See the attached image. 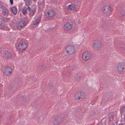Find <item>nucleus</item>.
Segmentation results:
<instances>
[{
    "mask_svg": "<svg viewBox=\"0 0 125 125\" xmlns=\"http://www.w3.org/2000/svg\"><path fill=\"white\" fill-rule=\"evenodd\" d=\"M9 55V58L11 56H11V55Z\"/></svg>",
    "mask_w": 125,
    "mask_h": 125,
    "instance_id": "32",
    "label": "nucleus"
},
{
    "mask_svg": "<svg viewBox=\"0 0 125 125\" xmlns=\"http://www.w3.org/2000/svg\"><path fill=\"white\" fill-rule=\"evenodd\" d=\"M27 45L25 43L20 42L17 47V49L19 51H23L25 50L27 48Z\"/></svg>",
    "mask_w": 125,
    "mask_h": 125,
    "instance_id": "6",
    "label": "nucleus"
},
{
    "mask_svg": "<svg viewBox=\"0 0 125 125\" xmlns=\"http://www.w3.org/2000/svg\"><path fill=\"white\" fill-rule=\"evenodd\" d=\"M40 20V18H39V17H38L37 18V19H36L35 21H34L33 25H36L37 24H38V23Z\"/></svg>",
    "mask_w": 125,
    "mask_h": 125,
    "instance_id": "17",
    "label": "nucleus"
},
{
    "mask_svg": "<svg viewBox=\"0 0 125 125\" xmlns=\"http://www.w3.org/2000/svg\"><path fill=\"white\" fill-rule=\"evenodd\" d=\"M125 15V13H123L122 14V16H124V15Z\"/></svg>",
    "mask_w": 125,
    "mask_h": 125,
    "instance_id": "29",
    "label": "nucleus"
},
{
    "mask_svg": "<svg viewBox=\"0 0 125 125\" xmlns=\"http://www.w3.org/2000/svg\"><path fill=\"white\" fill-rule=\"evenodd\" d=\"M2 13L4 15L7 16L9 14L8 10L5 7H3Z\"/></svg>",
    "mask_w": 125,
    "mask_h": 125,
    "instance_id": "12",
    "label": "nucleus"
},
{
    "mask_svg": "<svg viewBox=\"0 0 125 125\" xmlns=\"http://www.w3.org/2000/svg\"><path fill=\"white\" fill-rule=\"evenodd\" d=\"M62 118L61 116H58L55 117L52 121V123L53 125H57L61 123L62 122Z\"/></svg>",
    "mask_w": 125,
    "mask_h": 125,
    "instance_id": "2",
    "label": "nucleus"
},
{
    "mask_svg": "<svg viewBox=\"0 0 125 125\" xmlns=\"http://www.w3.org/2000/svg\"><path fill=\"white\" fill-rule=\"evenodd\" d=\"M36 0H33V1H36Z\"/></svg>",
    "mask_w": 125,
    "mask_h": 125,
    "instance_id": "34",
    "label": "nucleus"
},
{
    "mask_svg": "<svg viewBox=\"0 0 125 125\" xmlns=\"http://www.w3.org/2000/svg\"><path fill=\"white\" fill-rule=\"evenodd\" d=\"M93 46L96 50L100 49L101 47L100 41L98 40L95 41L93 45Z\"/></svg>",
    "mask_w": 125,
    "mask_h": 125,
    "instance_id": "7",
    "label": "nucleus"
},
{
    "mask_svg": "<svg viewBox=\"0 0 125 125\" xmlns=\"http://www.w3.org/2000/svg\"><path fill=\"white\" fill-rule=\"evenodd\" d=\"M1 22H8L10 21V19L7 18L2 17L0 19Z\"/></svg>",
    "mask_w": 125,
    "mask_h": 125,
    "instance_id": "14",
    "label": "nucleus"
},
{
    "mask_svg": "<svg viewBox=\"0 0 125 125\" xmlns=\"http://www.w3.org/2000/svg\"><path fill=\"white\" fill-rule=\"evenodd\" d=\"M120 113L122 114H125V106L120 110Z\"/></svg>",
    "mask_w": 125,
    "mask_h": 125,
    "instance_id": "22",
    "label": "nucleus"
},
{
    "mask_svg": "<svg viewBox=\"0 0 125 125\" xmlns=\"http://www.w3.org/2000/svg\"><path fill=\"white\" fill-rule=\"evenodd\" d=\"M24 1H25V2L26 1V0H24Z\"/></svg>",
    "mask_w": 125,
    "mask_h": 125,
    "instance_id": "35",
    "label": "nucleus"
},
{
    "mask_svg": "<svg viewBox=\"0 0 125 125\" xmlns=\"http://www.w3.org/2000/svg\"><path fill=\"white\" fill-rule=\"evenodd\" d=\"M68 10H74L75 9V5L73 4H71L69 5L67 7Z\"/></svg>",
    "mask_w": 125,
    "mask_h": 125,
    "instance_id": "13",
    "label": "nucleus"
},
{
    "mask_svg": "<svg viewBox=\"0 0 125 125\" xmlns=\"http://www.w3.org/2000/svg\"><path fill=\"white\" fill-rule=\"evenodd\" d=\"M10 2L11 5H12L13 4V0H10Z\"/></svg>",
    "mask_w": 125,
    "mask_h": 125,
    "instance_id": "27",
    "label": "nucleus"
},
{
    "mask_svg": "<svg viewBox=\"0 0 125 125\" xmlns=\"http://www.w3.org/2000/svg\"><path fill=\"white\" fill-rule=\"evenodd\" d=\"M74 96L75 99L79 100L84 98L85 97V95L83 92L79 91L75 93Z\"/></svg>",
    "mask_w": 125,
    "mask_h": 125,
    "instance_id": "1",
    "label": "nucleus"
},
{
    "mask_svg": "<svg viewBox=\"0 0 125 125\" xmlns=\"http://www.w3.org/2000/svg\"><path fill=\"white\" fill-rule=\"evenodd\" d=\"M6 27V25L2 23L0 24V29H3Z\"/></svg>",
    "mask_w": 125,
    "mask_h": 125,
    "instance_id": "21",
    "label": "nucleus"
},
{
    "mask_svg": "<svg viewBox=\"0 0 125 125\" xmlns=\"http://www.w3.org/2000/svg\"><path fill=\"white\" fill-rule=\"evenodd\" d=\"M72 27V25L68 22H67L64 25V28L66 30H69L71 29Z\"/></svg>",
    "mask_w": 125,
    "mask_h": 125,
    "instance_id": "10",
    "label": "nucleus"
},
{
    "mask_svg": "<svg viewBox=\"0 0 125 125\" xmlns=\"http://www.w3.org/2000/svg\"><path fill=\"white\" fill-rule=\"evenodd\" d=\"M119 125H123L121 123L119 124Z\"/></svg>",
    "mask_w": 125,
    "mask_h": 125,
    "instance_id": "30",
    "label": "nucleus"
},
{
    "mask_svg": "<svg viewBox=\"0 0 125 125\" xmlns=\"http://www.w3.org/2000/svg\"><path fill=\"white\" fill-rule=\"evenodd\" d=\"M3 53L4 55H11L10 53L9 52L7 51H5L4 52H3Z\"/></svg>",
    "mask_w": 125,
    "mask_h": 125,
    "instance_id": "25",
    "label": "nucleus"
},
{
    "mask_svg": "<svg viewBox=\"0 0 125 125\" xmlns=\"http://www.w3.org/2000/svg\"><path fill=\"white\" fill-rule=\"evenodd\" d=\"M104 11V13H106L108 15H110V13L109 11L111 10V8L108 6H106L103 7Z\"/></svg>",
    "mask_w": 125,
    "mask_h": 125,
    "instance_id": "8",
    "label": "nucleus"
},
{
    "mask_svg": "<svg viewBox=\"0 0 125 125\" xmlns=\"http://www.w3.org/2000/svg\"><path fill=\"white\" fill-rule=\"evenodd\" d=\"M55 14V12L52 10H49L46 14V16L52 18L54 17Z\"/></svg>",
    "mask_w": 125,
    "mask_h": 125,
    "instance_id": "11",
    "label": "nucleus"
},
{
    "mask_svg": "<svg viewBox=\"0 0 125 125\" xmlns=\"http://www.w3.org/2000/svg\"><path fill=\"white\" fill-rule=\"evenodd\" d=\"M83 54L85 55L90 54H91V53L89 51H86L84 52L83 55Z\"/></svg>",
    "mask_w": 125,
    "mask_h": 125,
    "instance_id": "24",
    "label": "nucleus"
},
{
    "mask_svg": "<svg viewBox=\"0 0 125 125\" xmlns=\"http://www.w3.org/2000/svg\"><path fill=\"white\" fill-rule=\"evenodd\" d=\"M2 5L1 4H0V8H1L2 7Z\"/></svg>",
    "mask_w": 125,
    "mask_h": 125,
    "instance_id": "31",
    "label": "nucleus"
},
{
    "mask_svg": "<svg viewBox=\"0 0 125 125\" xmlns=\"http://www.w3.org/2000/svg\"><path fill=\"white\" fill-rule=\"evenodd\" d=\"M30 0H27L25 2V3L26 5L28 6L30 4Z\"/></svg>",
    "mask_w": 125,
    "mask_h": 125,
    "instance_id": "23",
    "label": "nucleus"
},
{
    "mask_svg": "<svg viewBox=\"0 0 125 125\" xmlns=\"http://www.w3.org/2000/svg\"><path fill=\"white\" fill-rule=\"evenodd\" d=\"M125 63L123 62L119 63L117 67V71L120 72H123L125 69Z\"/></svg>",
    "mask_w": 125,
    "mask_h": 125,
    "instance_id": "4",
    "label": "nucleus"
},
{
    "mask_svg": "<svg viewBox=\"0 0 125 125\" xmlns=\"http://www.w3.org/2000/svg\"><path fill=\"white\" fill-rule=\"evenodd\" d=\"M82 57L84 61H87L91 58L90 55H82Z\"/></svg>",
    "mask_w": 125,
    "mask_h": 125,
    "instance_id": "15",
    "label": "nucleus"
},
{
    "mask_svg": "<svg viewBox=\"0 0 125 125\" xmlns=\"http://www.w3.org/2000/svg\"><path fill=\"white\" fill-rule=\"evenodd\" d=\"M27 9L29 10V11H30L31 10L30 8V7H28V8H27Z\"/></svg>",
    "mask_w": 125,
    "mask_h": 125,
    "instance_id": "28",
    "label": "nucleus"
},
{
    "mask_svg": "<svg viewBox=\"0 0 125 125\" xmlns=\"http://www.w3.org/2000/svg\"><path fill=\"white\" fill-rule=\"evenodd\" d=\"M118 47H120V49L121 50H122L125 51V46H124L119 44L118 45Z\"/></svg>",
    "mask_w": 125,
    "mask_h": 125,
    "instance_id": "20",
    "label": "nucleus"
},
{
    "mask_svg": "<svg viewBox=\"0 0 125 125\" xmlns=\"http://www.w3.org/2000/svg\"><path fill=\"white\" fill-rule=\"evenodd\" d=\"M22 13L24 14H26L27 13V8L26 7L23 8L22 11Z\"/></svg>",
    "mask_w": 125,
    "mask_h": 125,
    "instance_id": "19",
    "label": "nucleus"
},
{
    "mask_svg": "<svg viewBox=\"0 0 125 125\" xmlns=\"http://www.w3.org/2000/svg\"><path fill=\"white\" fill-rule=\"evenodd\" d=\"M80 23V22H79V21L78 22V23L79 24Z\"/></svg>",
    "mask_w": 125,
    "mask_h": 125,
    "instance_id": "33",
    "label": "nucleus"
},
{
    "mask_svg": "<svg viewBox=\"0 0 125 125\" xmlns=\"http://www.w3.org/2000/svg\"><path fill=\"white\" fill-rule=\"evenodd\" d=\"M12 72L11 68L9 67H7L4 68V73L7 76H10Z\"/></svg>",
    "mask_w": 125,
    "mask_h": 125,
    "instance_id": "5",
    "label": "nucleus"
},
{
    "mask_svg": "<svg viewBox=\"0 0 125 125\" xmlns=\"http://www.w3.org/2000/svg\"><path fill=\"white\" fill-rule=\"evenodd\" d=\"M26 20L24 19H21V21L18 23V27L19 28L20 27L21 28L23 27L26 24Z\"/></svg>",
    "mask_w": 125,
    "mask_h": 125,
    "instance_id": "9",
    "label": "nucleus"
},
{
    "mask_svg": "<svg viewBox=\"0 0 125 125\" xmlns=\"http://www.w3.org/2000/svg\"><path fill=\"white\" fill-rule=\"evenodd\" d=\"M103 120H102L101 121V123H99L97 125H106V124L105 123H103Z\"/></svg>",
    "mask_w": 125,
    "mask_h": 125,
    "instance_id": "26",
    "label": "nucleus"
},
{
    "mask_svg": "<svg viewBox=\"0 0 125 125\" xmlns=\"http://www.w3.org/2000/svg\"><path fill=\"white\" fill-rule=\"evenodd\" d=\"M35 10L36 9L35 8H33L31 10L29 11L30 14L31 15H32L33 14L35 13Z\"/></svg>",
    "mask_w": 125,
    "mask_h": 125,
    "instance_id": "18",
    "label": "nucleus"
},
{
    "mask_svg": "<svg viewBox=\"0 0 125 125\" xmlns=\"http://www.w3.org/2000/svg\"><path fill=\"white\" fill-rule=\"evenodd\" d=\"M66 52L68 54H72L75 52V48L73 45H70L66 47Z\"/></svg>",
    "mask_w": 125,
    "mask_h": 125,
    "instance_id": "3",
    "label": "nucleus"
},
{
    "mask_svg": "<svg viewBox=\"0 0 125 125\" xmlns=\"http://www.w3.org/2000/svg\"><path fill=\"white\" fill-rule=\"evenodd\" d=\"M11 12H12L13 14L15 15L17 13V9L16 8L14 7H13L11 9Z\"/></svg>",
    "mask_w": 125,
    "mask_h": 125,
    "instance_id": "16",
    "label": "nucleus"
}]
</instances>
